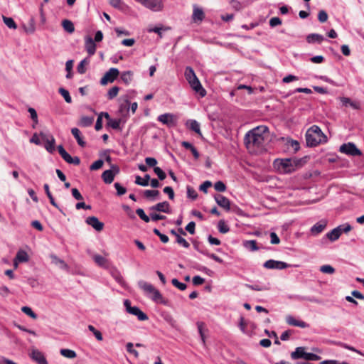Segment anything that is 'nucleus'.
<instances>
[{
	"mask_svg": "<svg viewBox=\"0 0 364 364\" xmlns=\"http://www.w3.org/2000/svg\"><path fill=\"white\" fill-rule=\"evenodd\" d=\"M269 133L267 126H258L248 131L244 137V144L247 149L263 146Z\"/></svg>",
	"mask_w": 364,
	"mask_h": 364,
	"instance_id": "obj_1",
	"label": "nucleus"
},
{
	"mask_svg": "<svg viewBox=\"0 0 364 364\" xmlns=\"http://www.w3.org/2000/svg\"><path fill=\"white\" fill-rule=\"evenodd\" d=\"M327 137L317 125L311 126L306 133V141L308 146H316L319 144L326 141Z\"/></svg>",
	"mask_w": 364,
	"mask_h": 364,
	"instance_id": "obj_2",
	"label": "nucleus"
},
{
	"mask_svg": "<svg viewBox=\"0 0 364 364\" xmlns=\"http://www.w3.org/2000/svg\"><path fill=\"white\" fill-rule=\"evenodd\" d=\"M138 286L147 296H150L154 301L158 303L159 300L162 299V295L160 291L151 284L141 280L138 282Z\"/></svg>",
	"mask_w": 364,
	"mask_h": 364,
	"instance_id": "obj_3",
	"label": "nucleus"
},
{
	"mask_svg": "<svg viewBox=\"0 0 364 364\" xmlns=\"http://www.w3.org/2000/svg\"><path fill=\"white\" fill-rule=\"evenodd\" d=\"M124 305L126 307L127 311L130 314L136 316L139 321H146L149 319L148 316L144 313L138 306H132L129 300H124Z\"/></svg>",
	"mask_w": 364,
	"mask_h": 364,
	"instance_id": "obj_4",
	"label": "nucleus"
},
{
	"mask_svg": "<svg viewBox=\"0 0 364 364\" xmlns=\"http://www.w3.org/2000/svg\"><path fill=\"white\" fill-rule=\"evenodd\" d=\"M339 151L341 153L353 156H360L362 154L361 151L357 148L355 144L351 142L342 144L340 146Z\"/></svg>",
	"mask_w": 364,
	"mask_h": 364,
	"instance_id": "obj_5",
	"label": "nucleus"
},
{
	"mask_svg": "<svg viewBox=\"0 0 364 364\" xmlns=\"http://www.w3.org/2000/svg\"><path fill=\"white\" fill-rule=\"evenodd\" d=\"M157 119L168 127H174L177 124V117L171 113L161 114L158 117Z\"/></svg>",
	"mask_w": 364,
	"mask_h": 364,
	"instance_id": "obj_6",
	"label": "nucleus"
},
{
	"mask_svg": "<svg viewBox=\"0 0 364 364\" xmlns=\"http://www.w3.org/2000/svg\"><path fill=\"white\" fill-rule=\"evenodd\" d=\"M119 71L117 68H112L107 72L105 73V75L101 78L100 83L102 85L107 84V82H112L118 77Z\"/></svg>",
	"mask_w": 364,
	"mask_h": 364,
	"instance_id": "obj_7",
	"label": "nucleus"
},
{
	"mask_svg": "<svg viewBox=\"0 0 364 364\" xmlns=\"http://www.w3.org/2000/svg\"><path fill=\"white\" fill-rule=\"evenodd\" d=\"M263 266L267 269H283L291 267V264L282 261L269 259L264 263Z\"/></svg>",
	"mask_w": 364,
	"mask_h": 364,
	"instance_id": "obj_8",
	"label": "nucleus"
},
{
	"mask_svg": "<svg viewBox=\"0 0 364 364\" xmlns=\"http://www.w3.org/2000/svg\"><path fill=\"white\" fill-rule=\"evenodd\" d=\"M140 2L146 8L154 11H158L162 9L163 4L161 0H136Z\"/></svg>",
	"mask_w": 364,
	"mask_h": 364,
	"instance_id": "obj_9",
	"label": "nucleus"
},
{
	"mask_svg": "<svg viewBox=\"0 0 364 364\" xmlns=\"http://www.w3.org/2000/svg\"><path fill=\"white\" fill-rule=\"evenodd\" d=\"M39 135L41 136L42 139L45 141V148L49 153H53L55 151V140L53 136L50 135V137H47V135L41 132Z\"/></svg>",
	"mask_w": 364,
	"mask_h": 364,
	"instance_id": "obj_10",
	"label": "nucleus"
},
{
	"mask_svg": "<svg viewBox=\"0 0 364 364\" xmlns=\"http://www.w3.org/2000/svg\"><path fill=\"white\" fill-rule=\"evenodd\" d=\"M96 43L90 36L85 37V48L90 56L93 55L96 52Z\"/></svg>",
	"mask_w": 364,
	"mask_h": 364,
	"instance_id": "obj_11",
	"label": "nucleus"
},
{
	"mask_svg": "<svg viewBox=\"0 0 364 364\" xmlns=\"http://www.w3.org/2000/svg\"><path fill=\"white\" fill-rule=\"evenodd\" d=\"M86 223L92 226L95 230L100 232L103 230L104 223L95 216H90L86 218Z\"/></svg>",
	"mask_w": 364,
	"mask_h": 364,
	"instance_id": "obj_12",
	"label": "nucleus"
},
{
	"mask_svg": "<svg viewBox=\"0 0 364 364\" xmlns=\"http://www.w3.org/2000/svg\"><path fill=\"white\" fill-rule=\"evenodd\" d=\"M214 198L215 200V202L220 207L224 208L226 210H230V201L228 198L223 195L217 194L214 196Z\"/></svg>",
	"mask_w": 364,
	"mask_h": 364,
	"instance_id": "obj_13",
	"label": "nucleus"
},
{
	"mask_svg": "<svg viewBox=\"0 0 364 364\" xmlns=\"http://www.w3.org/2000/svg\"><path fill=\"white\" fill-rule=\"evenodd\" d=\"M189 85L191 88L197 93H198L202 97L205 96L206 90L203 87L198 77L189 82Z\"/></svg>",
	"mask_w": 364,
	"mask_h": 364,
	"instance_id": "obj_14",
	"label": "nucleus"
},
{
	"mask_svg": "<svg viewBox=\"0 0 364 364\" xmlns=\"http://www.w3.org/2000/svg\"><path fill=\"white\" fill-rule=\"evenodd\" d=\"M31 358L38 364H48L44 355L37 349L32 350Z\"/></svg>",
	"mask_w": 364,
	"mask_h": 364,
	"instance_id": "obj_15",
	"label": "nucleus"
},
{
	"mask_svg": "<svg viewBox=\"0 0 364 364\" xmlns=\"http://www.w3.org/2000/svg\"><path fill=\"white\" fill-rule=\"evenodd\" d=\"M286 322L289 325L292 326H298L300 328H308L309 325L303 321L296 319L293 316L288 315L286 316Z\"/></svg>",
	"mask_w": 364,
	"mask_h": 364,
	"instance_id": "obj_16",
	"label": "nucleus"
},
{
	"mask_svg": "<svg viewBox=\"0 0 364 364\" xmlns=\"http://www.w3.org/2000/svg\"><path fill=\"white\" fill-rule=\"evenodd\" d=\"M193 9L192 19L194 21H203L205 18L203 10L196 4L193 5Z\"/></svg>",
	"mask_w": 364,
	"mask_h": 364,
	"instance_id": "obj_17",
	"label": "nucleus"
},
{
	"mask_svg": "<svg viewBox=\"0 0 364 364\" xmlns=\"http://www.w3.org/2000/svg\"><path fill=\"white\" fill-rule=\"evenodd\" d=\"M150 210H156V211H159V212H163L165 213H171L170 205H169L168 202H167V201L159 203L156 204L155 205L151 206L150 208Z\"/></svg>",
	"mask_w": 364,
	"mask_h": 364,
	"instance_id": "obj_18",
	"label": "nucleus"
},
{
	"mask_svg": "<svg viewBox=\"0 0 364 364\" xmlns=\"http://www.w3.org/2000/svg\"><path fill=\"white\" fill-rule=\"evenodd\" d=\"M280 166L285 173H291L295 171L291 158L281 159Z\"/></svg>",
	"mask_w": 364,
	"mask_h": 364,
	"instance_id": "obj_19",
	"label": "nucleus"
},
{
	"mask_svg": "<svg viewBox=\"0 0 364 364\" xmlns=\"http://www.w3.org/2000/svg\"><path fill=\"white\" fill-rule=\"evenodd\" d=\"M171 30V27L164 26L161 24L160 26H150L147 28V31L149 33L154 32L159 35L160 38H162V34L164 32Z\"/></svg>",
	"mask_w": 364,
	"mask_h": 364,
	"instance_id": "obj_20",
	"label": "nucleus"
},
{
	"mask_svg": "<svg viewBox=\"0 0 364 364\" xmlns=\"http://www.w3.org/2000/svg\"><path fill=\"white\" fill-rule=\"evenodd\" d=\"M28 259L29 257L26 251L22 250H18L14 261L15 267H17V262H26Z\"/></svg>",
	"mask_w": 364,
	"mask_h": 364,
	"instance_id": "obj_21",
	"label": "nucleus"
},
{
	"mask_svg": "<svg viewBox=\"0 0 364 364\" xmlns=\"http://www.w3.org/2000/svg\"><path fill=\"white\" fill-rule=\"evenodd\" d=\"M109 273L118 284L124 286L125 283L124 278L117 268L114 267H111L109 269Z\"/></svg>",
	"mask_w": 364,
	"mask_h": 364,
	"instance_id": "obj_22",
	"label": "nucleus"
},
{
	"mask_svg": "<svg viewBox=\"0 0 364 364\" xmlns=\"http://www.w3.org/2000/svg\"><path fill=\"white\" fill-rule=\"evenodd\" d=\"M327 223L325 220H321L314 225L311 228V232L313 235H318L323 231L326 227Z\"/></svg>",
	"mask_w": 364,
	"mask_h": 364,
	"instance_id": "obj_23",
	"label": "nucleus"
},
{
	"mask_svg": "<svg viewBox=\"0 0 364 364\" xmlns=\"http://www.w3.org/2000/svg\"><path fill=\"white\" fill-rule=\"evenodd\" d=\"M304 347H297L294 351L291 352V358L293 360H297V359H305L306 352L305 351Z\"/></svg>",
	"mask_w": 364,
	"mask_h": 364,
	"instance_id": "obj_24",
	"label": "nucleus"
},
{
	"mask_svg": "<svg viewBox=\"0 0 364 364\" xmlns=\"http://www.w3.org/2000/svg\"><path fill=\"white\" fill-rule=\"evenodd\" d=\"M324 40V37L318 33H311L306 36V41L309 43H318L321 44Z\"/></svg>",
	"mask_w": 364,
	"mask_h": 364,
	"instance_id": "obj_25",
	"label": "nucleus"
},
{
	"mask_svg": "<svg viewBox=\"0 0 364 364\" xmlns=\"http://www.w3.org/2000/svg\"><path fill=\"white\" fill-rule=\"evenodd\" d=\"M71 133L77 140V142L80 146L85 147L86 146V142L83 140L81 136V132L79 130V129L76 127L73 128L71 129Z\"/></svg>",
	"mask_w": 364,
	"mask_h": 364,
	"instance_id": "obj_26",
	"label": "nucleus"
},
{
	"mask_svg": "<svg viewBox=\"0 0 364 364\" xmlns=\"http://www.w3.org/2000/svg\"><path fill=\"white\" fill-rule=\"evenodd\" d=\"M170 233L176 237V242L183 246L185 248H188L190 247V244L180 235L175 230L172 229L170 231Z\"/></svg>",
	"mask_w": 364,
	"mask_h": 364,
	"instance_id": "obj_27",
	"label": "nucleus"
},
{
	"mask_svg": "<svg viewBox=\"0 0 364 364\" xmlns=\"http://www.w3.org/2000/svg\"><path fill=\"white\" fill-rule=\"evenodd\" d=\"M50 257L52 259V263L55 264V265H58L60 269H68V265L65 263V262L58 257L55 255L52 254L50 255Z\"/></svg>",
	"mask_w": 364,
	"mask_h": 364,
	"instance_id": "obj_28",
	"label": "nucleus"
},
{
	"mask_svg": "<svg viewBox=\"0 0 364 364\" xmlns=\"http://www.w3.org/2000/svg\"><path fill=\"white\" fill-rule=\"evenodd\" d=\"M341 235V227H336V228L333 229L331 231L328 232L326 234V237L331 241H336L339 238Z\"/></svg>",
	"mask_w": 364,
	"mask_h": 364,
	"instance_id": "obj_29",
	"label": "nucleus"
},
{
	"mask_svg": "<svg viewBox=\"0 0 364 364\" xmlns=\"http://www.w3.org/2000/svg\"><path fill=\"white\" fill-rule=\"evenodd\" d=\"M93 259L98 266L103 268H108V260L105 257L100 255H95L93 256Z\"/></svg>",
	"mask_w": 364,
	"mask_h": 364,
	"instance_id": "obj_30",
	"label": "nucleus"
},
{
	"mask_svg": "<svg viewBox=\"0 0 364 364\" xmlns=\"http://www.w3.org/2000/svg\"><path fill=\"white\" fill-rule=\"evenodd\" d=\"M186 124L191 130L195 132L200 136L202 135L200 129V124L196 120L191 119L187 122Z\"/></svg>",
	"mask_w": 364,
	"mask_h": 364,
	"instance_id": "obj_31",
	"label": "nucleus"
},
{
	"mask_svg": "<svg viewBox=\"0 0 364 364\" xmlns=\"http://www.w3.org/2000/svg\"><path fill=\"white\" fill-rule=\"evenodd\" d=\"M114 173L109 170L105 171L102 174L103 181L107 184H110L114 179Z\"/></svg>",
	"mask_w": 364,
	"mask_h": 364,
	"instance_id": "obj_32",
	"label": "nucleus"
},
{
	"mask_svg": "<svg viewBox=\"0 0 364 364\" xmlns=\"http://www.w3.org/2000/svg\"><path fill=\"white\" fill-rule=\"evenodd\" d=\"M184 75L188 83L197 77L193 69L190 66L186 68Z\"/></svg>",
	"mask_w": 364,
	"mask_h": 364,
	"instance_id": "obj_33",
	"label": "nucleus"
},
{
	"mask_svg": "<svg viewBox=\"0 0 364 364\" xmlns=\"http://www.w3.org/2000/svg\"><path fill=\"white\" fill-rule=\"evenodd\" d=\"M196 325H197L198 333L200 336L201 341H202L203 344L205 346V336L204 334V331L205 330V323L202 322V321H198L196 323Z\"/></svg>",
	"mask_w": 364,
	"mask_h": 364,
	"instance_id": "obj_34",
	"label": "nucleus"
},
{
	"mask_svg": "<svg viewBox=\"0 0 364 364\" xmlns=\"http://www.w3.org/2000/svg\"><path fill=\"white\" fill-rule=\"evenodd\" d=\"M243 246L250 250V251H257L259 249V247L257 245L256 240H245L243 241Z\"/></svg>",
	"mask_w": 364,
	"mask_h": 364,
	"instance_id": "obj_35",
	"label": "nucleus"
},
{
	"mask_svg": "<svg viewBox=\"0 0 364 364\" xmlns=\"http://www.w3.org/2000/svg\"><path fill=\"white\" fill-rule=\"evenodd\" d=\"M58 151L61 156V157L68 164L72 161V156L65 151L63 145H59L58 146Z\"/></svg>",
	"mask_w": 364,
	"mask_h": 364,
	"instance_id": "obj_36",
	"label": "nucleus"
},
{
	"mask_svg": "<svg viewBox=\"0 0 364 364\" xmlns=\"http://www.w3.org/2000/svg\"><path fill=\"white\" fill-rule=\"evenodd\" d=\"M307 160L308 156H304L300 159L291 158L293 166L295 170L298 168L303 166L307 162Z\"/></svg>",
	"mask_w": 364,
	"mask_h": 364,
	"instance_id": "obj_37",
	"label": "nucleus"
},
{
	"mask_svg": "<svg viewBox=\"0 0 364 364\" xmlns=\"http://www.w3.org/2000/svg\"><path fill=\"white\" fill-rule=\"evenodd\" d=\"M149 180L150 176L149 174H146L144 178H141L139 176H136L135 178V183L141 186H147L149 185Z\"/></svg>",
	"mask_w": 364,
	"mask_h": 364,
	"instance_id": "obj_38",
	"label": "nucleus"
},
{
	"mask_svg": "<svg viewBox=\"0 0 364 364\" xmlns=\"http://www.w3.org/2000/svg\"><path fill=\"white\" fill-rule=\"evenodd\" d=\"M133 72L130 70L124 71L121 74V80L126 85H129L132 80Z\"/></svg>",
	"mask_w": 364,
	"mask_h": 364,
	"instance_id": "obj_39",
	"label": "nucleus"
},
{
	"mask_svg": "<svg viewBox=\"0 0 364 364\" xmlns=\"http://www.w3.org/2000/svg\"><path fill=\"white\" fill-rule=\"evenodd\" d=\"M94 121L93 117L83 116L80 119V125L84 127H90Z\"/></svg>",
	"mask_w": 364,
	"mask_h": 364,
	"instance_id": "obj_40",
	"label": "nucleus"
},
{
	"mask_svg": "<svg viewBox=\"0 0 364 364\" xmlns=\"http://www.w3.org/2000/svg\"><path fill=\"white\" fill-rule=\"evenodd\" d=\"M60 354L68 358H74L77 355L74 350L67 348L61 349Z\"/></svg>",
	"mask_w": 364,
	"mask_h": 364,
	"instance_id": "obj_41",
	"label": "nucleus"
},
{
	"mask_svg": "<svg viewBox=\"0 0 364 364\" xmlns=\"http://www.w3.org/2000/svg\"><path fill=\"white\" fill-rule=\"evenodd\" d=\"M288 147H291L294 152H296L300 149V144L298 141L289 139L287 141Z\"/></svg>",
	"mask_w": 364,
	"mask_h": 364,
	"instance_id": "obj_42",
	"label": "nucleus"
},
{
	"mask_svg": "<svg viewBox=\"0 0 364 364\" xmlns=\"http://www.w3.org/2000/svg\"><path fill=\"white\" fill-rule=\"evenodd\" d=\"M121 119H113L110 118L109 120H108L107 126L112 127L114 129H121L120 128V123H121Z\"/></svg>",
	"mask_w": 364,
	"mask_h": 364,
	"instance_id": "obj_43",
	"label": "nucleus"
},
{
	"mask_svg": "<svg viewBox=\"0 0 364 364\" xmlns=\"http://www.w3.org/2000/svg\"><path fill=\"white\" fill-rule=\"evenodd\" d=\"M230 6L237 11H239L247 6L245 2H240L237 0H231Z\"/></svg>",
	"mask_w": 364,
	"mask_h": 364,
	"instance_id": "obj_44",
	"label": "nucleus"
},
{
	"mask_svg": "<svg viewBox=\"0 0 364 364\" xmlns=\"http://www.w3.org/2000/svg\"><path fill=\"white\" fill-rule=\"evenodd\" d=\"M58 92L63 97L67 103L72 102V98L70 95L69 92L67 90H65L63 87H60L58 90Z\"/></svg>",
	"mask_w": 364,
	"mask_h": 364,
	"instance_id": "obj_45",
	"label": "nucleus"
},
{
	"mask_svg": "<svg viewBox=\"0 0 364 364\" xmlns=\"http://www.w3.org/2000/svg\"><path fill=\"white\" fill-rule=\"evenodd\" d=\"M218 228L219 232L223 234L227 233L230 230L229 227L225 224V222L223 220L218 222Z\"/></svg>",
	"mask_w": 364,
	"mask_h": 364,
	"instance_id": "obj_46",
	"label": "nucleus"
},
{
	"mask_svg": "<svg viewBox=\"0 0 364 364\" xmlns=\"http://www.w3.org/2000/svg\"><path fill=\"white\" fill-rule=\"evenodd\" d=\"M21 311L32 318H37V314L28 306H23Z\"/></svg>",
	"mask_w": 364,
	"mask_h": 364,
	"instance_id": "obj_47",
	"label": "nucleus"
},
{
	"mask_svg": "<svg viewBox=\"0 0 364 364\" xmlns=\"http://www.w3.org/2000/svg\"><path fill=\"white\" fill-rule=\"evenodd\" d=\"M88 329H89V331H90L91 332L93 333V334L95 335V336L97 341H102V339H103L102 334L100 331L97 330L92 325H89Z\"/></svg>",
	"mask_w": 364,
	"mask_h": 364,
	"instance_id": "obj_48",
	"label": "nucleus"
},
{
	"mask_svg": "<svg viewBox=\"0 0 364 364\" xmlns=\"http://www.w3.org/2000/svg\"><path fill=\"white\" fill-rule=\"evenodd\" d=\"M126 349H127V351L132 355H134V356L137 358L139 357V353L136 350H135L134 348V344L131 342H129L126 344Z\"/></svg>",
	"mask_w": 364,
	"mask_h": 364,
	"instance_id": "obj_49",
	"label": "nucleus"
},
{
	"mask_svg": "<svg viewBox=\"0 0 364 364\" xmlns=\"http://www.w3.org/2000/svg\"><path fill=\"white\" fill-rule=\"evenodd\" d=\"M119 88L117 86H114L111 89L109 90L107 92V98L109 100H112L114 98L118 92H119Z\"/></svg>",
	"mask_w": 364,
	"mask_h": 364,
	"instance_id": "obj_50",
	"label": "nucleus"
},
{
	"mask_svg": "<svg viewBox=\"0 0 364 364\" xmlns=\"http://www.w3.org/2000/svg\"><path fill=\"white\" fill-rule=\"evenodd\" d=\"M21 28L23 30V31L28 34L33 33L36 28L34 24H21Z\"/></svg>",
	"mask_w": 364,
	"mask_h": 364,
	"instance_id": "obj_51",
	"label": "nucleus"
},
{
	"mask_svg": "<svg viewBox=\"0 0 364 364\" xmlns=\"http://www.w3.org/2000/svg\"><path fill=\"white\" fill-rule=\"evenodd\" d=\"M136 213L144 222L149 223L150 221V218L146 215L144 210L142 208L136 209Z\"/></svg>",
	"mask_w": 364,
	"mask_h": 364,
	"instance_id": "obj_52",
	"label": "nucleus"
},
{
	"mask_svg": "<svg viewBox=\"0 0 364 364\" xmlns=\"http://www.w3.org/2000/svg\"><path fill=\"white\" fill-rule=\"evenodd\" d=\"M245 287L254 291H265L269 289L266 286H260L258 284H246Z\"/></svg>",
	"mask_w": 364,
	"mask_h": 364,
	"instance_id": "obj_53",
	"label": "nucleus"
},
{
	"mask_svg": "<svg viewBox=\"0 0 364 364\" xmlns=\"http://www.w3.org/2000/svg\"><path fill=\"white\" fill-rule=\"evenodd\" d=\"M200 253L206 255L209 258L213 259V260H215V262H217L218 263H220V264L223 263V260L221 258H220L218 256H217L215 254L209 253L207 251H200Z\"/></svg>",
	"mask_w": 364,
	"mask_h": 364,
	"instance_id": "obj_54",
	"label": "nucleus"
},
{
	"mask_svg": "<svg viewBox=\"0 0 364 364\" xmlns=\"http://www.w3.org/2000/svg\"><path fill=\"white\" fill-rule=\"evenodd\" d=\"M160 194L157 190H145L144 191V196L146 198L158 196Z\"/></svg>",
	"mask_w": 364,
	"mask_h": 364,
	"instance_id": "obj_55",
	"label": "nucleus"
},
{
	"mask_svg": "<svg viewBox=\"0 0 364 364\" xmlns=\"http://www.w3.org/2000/svg\"><path fill=\"white\" fill-rule=\"evenodd\" d=\"M154 171L158 176V178H159V180L163 181L166 178V175L165 172L160 167H158V166L154 167Z\"/></svg>",
	"mask_w": 364,
	"mask_h": 364,
	"instance_id": "obj_56",
	"label": "nucleus"
},
{
	"mask_svg": "<svg viewBox=\"0 0 364 364\" xmlns=\"http://www.w3.org/2000/svg\"><path fill=\"white\" fill-rule=\"evenodd\" d=\"M103 164H104L103 160L98 159V160L95 161L93 164H91V166H90V170H91V171L98 170L102 167Z\"/></svg>",
	"mask_w": 364,
	"mask_h": 364,
	"instance_id": "obj_57",
	"label": "nucleus"
},
{
	"mask_svg": "<svg viewBox=\"0 0 364 364\" xmlns=\"http://www.w3.org/2000/svg\"><path fill=\"white\" fill-rule=\"evenodd\" d=\"M172 284L180 290H185L187 287L185 283L179 282L177 279L174 278L171 280Z\"/></svg>",
	"mask_w": 364,
	"mask_h": 364,
	"instance_id": "obj_58",
	"label": "nucleus"
},
{
	"mask_svg": "<svg viewBox=\"0 0 364 364\" xmlns=\"http://www.w3.org/2000/svg\"><path fill=\"white\" fill-rule=\"evenodd\" d=\"M320 271L326 274H333L335 272V269L331 265L326 264L320 267Z\"/></svg>",
	"mask_w": 364,
	"mask_h": 364,
	"instance_id": "obj_59",
	"label": "nucleus"
},
{
	"mask_svg": "<svg viewBox=\"0 0 364 364\" xmlns=\"http://www.w3.org/2000/svg\"><path fill=\"white\" fill-rule=\"evenodd\" d=\"M187 196L192 200H196L198 198V193L196 191L191 188V186H187Z\"/></svg>",
	"mask_w": 364,
	"mask_h": 364,
	"instance_id": "obj_60",
	"label": "nucleus"
},
{
	"mask_svg": "<svg viewBox=\"0 0 364 364\" xmlns=\"http://www.w3.org/2000/svg\"><path fill=\"white\" fill-rule=\"evenodd\" d=\"M214 188L215 191L218 192H224L226 190L225 184L221 181H218L216 183H215Z\"/></svg>",
	"mask_w": 364,
	"mask_h": 364,
	"instance_id": "obj_61",
	"label": "nucleus"
},
{
	"mask_svg": "<svg viewBox=\"0 0 364 364\" xmlns=\"http://www.w3.org/2000/svg\"><path fill=\"white\" fill-rule=\"evenodd\" d=\"M114 186L117 190V194L118 196H122L126 193V192H127L126 188L121 186V184L119 183H115Z\"/></svg>",
	"mask_w": 364,
	"mask_h": 364,
	"instance_id": "obj_62",
	"label": "nucleus"
},
{
	"mask_svg": "<svg viewBox=\"0 0 364 364\" xmlns=\"http://www.w3.org/2000/svg\"><path fill=\"white\" fill-rule=\"evenodd\" d=\"M164 193L168 196L170 200L174 199V191L171 186H166L164 190Z\"/></svg>",
	"mask_w": 364,
	"mask_h": 364,
	"instance_id": "obj_63",
	"label": "nucleus"
},
{
	"mask_svg": "<svg viewBox=\"0 0 364 364\" xmlns=\"http://www.w3.org/2000/svg\"><path fill=\"white\" fill-rule=\"evenodd\" d=\"M196 223L193 221L190 222L185 228V230L188 232L190 234L193 235L195 233Z\"/></svg>",
	"mask_w": 364,
	"mask_h": 364,
	"instance_id": "obj_64",
	"label": "nucleus"
}]
</instances>
